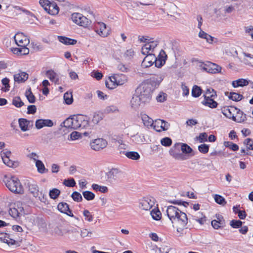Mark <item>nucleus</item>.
<instances>
[{"mask_svg":"<svg viewBox=\"0 0 253 253\" xmlns=\"http://www.w3.org/2000/svg\"><path fill=\"white\" fill-rule=\"evenodd\" d=\"M162 81L161 78L153 77L146 82L141 83L136 88L135 92L136 94L141 97L142 100L148 103L151 99L153 91L158 87Z\"/></svg>","mask_w":253,"mask_h":253,"instance_id":"1","label":"nucleus"},{"mask_svg":"<svg viewBox=\"0 0 253 253\" xmlns=\"http://www.w3.org/2000/svg\"><path fill=\"white\" fill-rule=\"evenodd\" d=\"M167 214L172 223H177L182 227H184L187 224V215L173 206L167 207Z\"/></svg>","mask_w":253,"mask_h":253,"instance_id":"2","label":"nucleus"},{"mask_svg":"<svg viewBox=\"0 0 253 253\" xmlns=\"http://www.w3.org/2000/svg\"><path fill=\"white\" fill-rule=\"evenodd\" d=\"M4 182L6 186L12 192L21 194L24 193V189L18 178L12 176L6 178Z\"/></svg>","mask_w":253,"mask_h":253,"instance_id":"4","label":"nucleus"},{"mask_svg":"<svg viewBox=\"0 0 253 253\" xmlns=\"http://www.w3.org/2000/svg\"><path fill=\"white\" fill-rule=\"evenodd\" d=\"M63 184L67 187H73L76 185V182L74 178H71L67 179H65Z\"/></svg>","mask_w":253,"mask_h":253,"instance_id":"51","label":"nucleus"},{"mask_svg":"<svg viewBox=\"0 0 253 253\" xmlns=\"http://www.w3.org/2000/svg\"><path fill=\"white\" fill-rule=\"evenodd\" d=\"M53 126V122L49 119H39L36 121V127L39 129L44 126L51 127Z\"/></svg>","mask_w":253,"mask_h":253,"instance_id":"20","label":"nucleus"},{"mask_svg":"<svg viewBox=\"0 0 253 253\" xmlns=\"http://www.w3.org/2000/svg\"><path fill=\"white\" fill-rule=\"evenodd\" d=\"M124 177V173L117 169L113 168L105 173L106 181L111 184L121 181Z\"/></svg>","mask_w":253,"mask_h":253,"instance_id":"5","label":"nucleus"},{"mask_svg":"<svg viewBox=\"0 0 253 253\" xmlns=\"http://www.w3.org/2000/svg\"><path fill=\"white\" fill-rule=\"evenodd\" d=\"M9 214L14 218H16L23 215L24 214V211L22 207V204L20 203L14 204L9 209Z\"/></svg>","mask_w":253,"mask_h":253,"instance_id":"10","label":"nucleus"},{"mask_svg":"<svg viewBox=\"0 0 253 253\" xmlns=\"http://www.w3.org/2000/svg\"><path fill=\"white\" fill-rule=\"evenodd\" d=\"M225 94L228 96V98L234 101H239L243 98V96L242 94L234 92H225Z\"/></svg>","mask_w":253,"mask_h":253,"instance_id":"29","label":"nucleus"},{"mask_svg":"<svg viewBox=\"0 0 253 253\" xmlns=\"http://www.w3.org/2000/svg\"><path fill=\"white\" fill-rule=\"evenodd\" d=\"M36 167L37 168V170L40 173H44L47 172L48 170L45 168V166L41 160H38L36 161Z\"/></svg>","mask_w":253,"mask_h":253,"instance_id":"33","label":"nucleus"},{"mask_svg":"<svg viewBox=\"0 0 253 253\" xmlns=\"http://www.w3.org/2000/svg\"><path fill=\"white\" fill-rule=\"evenodd\" d=\"M91 187L93 190L96 191H100L103 193H105L108 191L107 187L104 186H100L97 184H93Z\"/></svg>","mask_w":253,"mask_h":253,"instance_id":"41","label":"nucleus"},{"mask_svg":"<svg viewBox=\"0 0 253 253\" xmlns=\"http://www.w3.org/2000/svg\"><path fill=\"white\" fill-rule=\"evenodd\" d=\"M250 81L244 79H239L232 82V85L234 87H238L239 86L243 87L247 86L249 84Z\"/></svg>","mask_w":253,"mask_h":253,"instance_id":"30","label":"nucleus"},{"mask_svg":"<svg viewBox=\"0 0 253 253\" xmlns=\"http://www.w3.org/2000/svg\"><path fill=\"white\" fill-rule=\"evenodd\" d=\"M29 75L26 72H20L19 73L14 75V80L17 83H23L28 79Z\"/></svg>","mask_w":253,"mask_h":253,"instance_id":"27","label":"nucleus"},{"mask_svg":"<svg viewBox=\"0 0 253 253\" xmlns=\"http://www.w3.org/2000/svg\"><path fill=\"white\" fill-rule=\"evenodd\" d=\"M58 39L60 42L65 45H74L77 41L76 40L72 39L64 36H58Z\"/></svg>","mask_w":253,"mask_h":253,"instance_id":"31","label":"nucleus"},{"mask_svg":"<svg viewBox=\"0 0 253 253\" xmlns=\"http://www.w3.org/2000/svg\"><path fill=\"white\" fill-rule=\"evenodd\" d=\"M112 78V76L110 77L109 78V79L107 81H106V82H105V85H106V86L109 88V89H114L116 87V86L117 85V84H116L115 83V82H114V80H112L111 79Z\"/></svg>","mask_w":253,"mask_h":253,"instance_id":"43","label":"nucleus"},{"mask_svg":"<svg viewBox=\"0 0 253 253\" xmlns=\"http://www.w3.org/2000/svg\"><path fill=\"white\" fill-rule=\"evenodd\" d=\"M83 214L85 217V219L89 222H91L93 220V216L90 214L89 211L85 210L83 212Z\"/></svg>","mask_w":253,"mask_h":253,"instance_id":"61","label":"nucleus"},{"mask_svg":"<svg viewBox=\"0 0 253 253\" xmlns=\"http://www.w3.org/2000/svg\"><path fill=\"white\" fill-rule=\"evenodd\" d=\"M79 120H81V121H79V128H84L88 126V121L86 117L83 115H79Z\"/></svg>","mask_w":253,"mask_h":253,"instance_id":"34","label":"nucleus"},{"mask_svg":"<svg viewBox=\"0 0 253 253\" xmlns=\"http://www.w3.org/2000/svg\"><path fill=\"white\" fill-rule=\"evenodd\" d=\"M207 134L206 132H203L201 133L197 138L198 139L200 142L202 143L207 141Z\"/></svg>","mask_w":253,"mask_h":253,"instance_id":"64","label":"nucleus"},{"mask_svg":"<svg viewBox=\"0 0 253 253\" xmlns=\"http://www.w3.org/2000/svg\"><path fill=\"white\" fill-rule=\"evenodd\" d=\"M11 154V152L7 149H4L0 152L3 162L9 167H12L14 164L13 162L9 159Z\"/></svg>","mask_w":253,"mask_h":253,"instance_id":"19","label":"nucleus"},{"mask_svg":"<svg viewBox=\"0 0 253 253\" xmlns=\"http://www.w3.org/2000/svg\"><path fill=\"white\" fill-rule=\"evenodd\" d=\"M151 215L153 219L159 220L161 218V212L158 209H154L151 211Z\"/></svg>","mask_w":253,"mask_h":253,"instance_id":"40","label":"nucleus"},{"mask_svg":"<svg viewBox=\"0 0 253 253\" xmlns=\"http://www.w3.org/2000/svg\"><path fill=\"white\" fill-rule=\"evenodd\" d=\"M12 104L15 107L19 108L23 106L24 104L22 101L20 97L16 96L13 98Z\"/></svg>","mask_w":253,"mask_h":253,"instance_id":"46","label":"nucleus"},{"mask_svg":"<svg viewBox=\"0 0 253 253\" xmlns=\"http://www.w3.org/2000/svg\"><path fill=\"white\" fill-rule=\"evenodd\" d=\"M71 197L73 199L77 202H80L83 200V198L81 194L77 191L74 192L72 194Z\"/></svg>","mask_w":253,"mask_h":253,"instance_id":"50","label":"nucleus"},{"mask_svg":"<svg viewBox=\"0 0 253 253\" xmlns=\"http://www.w3.org/2000/svg\"><path fill=\"white\" fill-rule=\"evenodd\" d=\"M92 232L86 229H83L81 231L80 235L82 238L90 237L92 236Z\"/></svg>","mask_w":253,"mask_h":253,"instance_id":"56","label":"nucleus"},{"mask_svg":"<svg viewBox=\"0 0 253 253\" xmlns=\"http://www.w3.org/2000/svg\"><path fill=\"white\" fill-rule=\"evenodd\" d=\"M79 115L73 116L66 119L62 123L63 126L70 129H77L79 128Z\"/></svg>","mask_w":253,"mask_h":253,"instance_id":"9","label":"nucleus"},{"mask_svg":"<svg viewBox=\"0 0 253 253\" xmlns=\"http://www.w3.org/2000/svg\"><path fill=\"white\" fill-rule=\"evenodd\" d=\"M169 124L164 120L158 119L155 120L153 125L154 129L158 131L161 132L162 130H167L169 129Z\"/></svg>","mask_w":253,"mask_h":253,"instance_id":"12","label":"nucleus"},{"mask_svg":"<svg viewBox=\"0 0 253 253\" xmlns=\"http://www.w3.org/2000/svg\"><path fill=\"white\" fill-rule=\"evenodd\" d=\"M130 102L132 107L135 108L140 105L141 103H146L145 101L141 99V97L136 94V93L132 97Z\"/></svg>","mask_w":253,"mask_h":253,"instance_id":"28","label":"nucleus"},{"mask_svg":"<svg viewBox=\"0 0 253 253\" xmlns=\"http://www.w3.org/2000/svg\"><path fill=\"white\" fill-rule=\"evenodd\" d=\"M112 80H114V82L117 85H123L125 84L127 81V77L123 74H114L113 76H112Z\"/></svg>","mask_w":253,"mask_h":253,"instance_id":"21","label":"nucleus"},{"mask_svg":"<svg viewBox=\"0 0 253 253\" xmlns=\"http://www.w3.org/2000/svg\"><path fill=\"white\" fill-rule=\"evenodd\" d=\"M46 76L50 80L55 84H59V77L58 74L52 70H49L46 72Z\"/></svg>","mask_w":253,"mask_h":253,"instance_id":"25","label":"nucleus"},{"mask_svg":"<svg viewBox=\"0 0 253 253\" xmlns=\"http://www.w3.org/2000/svg\"><path fill=\"white\" fill-rule=\"evenodd\" d=\"M39 3L49 14L55 15L59 13V7L54 1L40 0Z\"/></svg>","mask_w":253,"mask_h":253,"instance_id":"6","label":"nucleus"},{"mask_svg":"<svg viewBox=\"0 0 253 253\" xmlns=\"http://www.w3.org/2000/svg\"><path fill=\"white\" fill-rule=\"evenodd\" d=\"M84 197L87 201H91L94 199L95 195L89 191H85L83 192Z\"/></svg>","mask_w":253,"mask_h":253,"instance_id":"49","label":"nucleus"},{"mask_svg":"<svg viewBox=\"0 0 253 253\" xmlns=\"http://www.w3.org/2000/svg\"><path fill=\"white\" fill-rule=\"evenodd\" d=\"M133 139L132 140L136 144H140L145 141L144 136L142 135H140L138 133L133 135L131 136Z\"/></svg>","mask_w":253,"mask_h":253,"instance_id":"38","label":"nucleus"},{"mask_svg":"<svg viewBox=\"0 0 253 253\" xmlns=\"http://www.w3.org/2000/svg\"><path fill=\"white\" fill-rule=\"evenodd\" d=\"M204 95L209 96V97H215L216 96V91L211 88H207Z\"/></svg>","mask_w":253,"mask_h":253,"instance_id":"57","label":"nucleus"},{"mask_svg":"<svg viewBox=\"0 0 253 253\" xmlns=\"http://www.w3.org/2000/svg\"><path fill=\"white\" fill-rule=\"evenodd\" d=\"M244 144L246 145L248 150H253V140L251 138H247L245 140Z\"/></svg>","mask_w":253,"mask_h":253,"instance_id":"55","label":"nucleus"},{"mask_svg":"<svg viewBox=\"0 0 253 253\" xmlns=\"http://www.w3.org/2000/svg\"><path fill=\"white\" fill-rule=\"evenodd\" d=\"M142 120L144 125L147 126H153L154 122L147 115H144L142 117Z\"/></svg>","mask_w":253,"mask_h":253,"instance_id":"37","label":"nucleus"},{"mask_svg":"<svg viewBox=\"0 0 253 253\" xmlns=\"http://www.w3.org/2000/svg\"><path fill=\"white\" fill-rule=\"evenodd\" d=\"M57 209L62 213H65L71 217L74 216L72 211L69 209V206L66 203H59L57 206Z\"/></svg>","mask_w":253,"mask_h":253,"instance_id":"22","label":"nucleus"},{"mask_svg":"<svg viewBox=\"0 0 253 253\" xmlns=\"http://www.w3.org/2000/svg\"><path fill=\"white\" fill-rule=\"evenodd\" d=\"M30 121L26 119L21 118L19 119V124L21 129L25 131L29 129L28 126L30 125Z\"/></svg>","mask_w":253,"mask_h":253,"instance_id":"32","label":"nucleus"},{"mask_svg":"<svg viewBox=\"0 0 253 253\" xmlns=\"http://www.w3.org/2000/svg\"><path fill=\"white\" fill-rule=\"evenodd\" d=\"M167 58V55L166 52L164 50L161 49L158 56L157 57L155 56L154 61L155 66L158 68L162 67L165 64Z\"/></svg>","mask_w":253,"mask_h":253,"instance_id":"14","label":"nucleus"},{"mask_svg":"<svg viewBox=\"0 0 253 253\" xmlns=\"http://www.w3.org/2000/svg\"><path fill=\"white\" fill-rule=\"evenodd\" d=\"M27 185L29 192L35 198H37L39 195V188L37 183L33 180H28Z\"/></svg>","mask_w":253,"mask_h":253,"instance_id":"18","label":"nucleus"},{"mask_svg":"<svg viewBox=\"0 0 253 253\" xmlns=\"http://www.w3.org/2000/svg\"><path fill=\"white\" fill-rule=\"evenodd\" d=\"M202 69L208 73L215 74L220 72L221 70V67L216 64L208 62L201 66Z\"/></svg>","mask_w":253,"mask_h":253,"instance_id":"11","label":"nucleus"},{"mask_svg":"<svg viewBox=\"0 0 253 253\" xmlns=\"http://www.w3.org/2000/svg\"><path fill=\"white\" fill-rule=\"evenodd\" d=\"M221 112L226 118L237 123H242L247 120L246 115L239 109L234 106L224 107Z\"/></svg>","mask_w":253,"mask_h":253,"instance_id":"3","label":"nucleus"},{"mask_svg":"<svg viewBox=\"0 0 253 253\" xmlns=\"http://www.w3.org/2000/svg\"><path fill=\"white\" fill-rule=\"evenodd\" d=\"M37 111V107L35 105H31L28 106L27 114H34Z\"/></svg>","mask_w":253,"mask_h":253,"instance_id":"63","label":"nucleus"},{"mask_svg":"<svg viewBox=\"0 0 253 253\" xmlns=\"http://www.w3.org/2000/svg\"><path fill=\"white\" fill-rule=\"evenodd\" d=\"M154 205V199L144 198L140 200L139 207L142 210L147 211L150 210Z\"/></svg>","mask_w":253,"mask_h":253,"instance_id":"15","label":"nucleus"},{"mask_svg":"<svg viewBox=\"0 0 253 253\" xmlns=\"http://www.w3.org/2000/svg\"><path fill=\"white\" fill-rule=\"evenodd\" d=\"M60 191L57 188H53L49 191V196L52 199H56L60 194Z\"/></svg>","mask_w":253,"mask_h":253,"instance_id":"39","label":"nucleus"},{"mask_svg":"<svg viewBox=\"0 0 253 253\" xmlns=\"http://www.w3.org/2000/svg\"><path fill=\"white\" fill-rule=\"evenodd\" d=\"M225 222L224 221H217L216 220H213L211 222L212 226L215 229H218L221 226H222L224 224Z\"/></svg>","mask_w":253,"mask_h":253,"instance_id":"53","label":"nucleus"},{"mask_svg":"<svg viewBox=\"0 0 253 253\" xmlns=\"http://www.w3.org/2000/svg\"><path fill=\"white\" fill-rule=\"evenodd\" d=\"M14 41L18 46L27 45L29 43V40L23 35L22 33H17L14 37Z\"/></svg>","mask_w":253,"mask_h":253,"instance_id":"16","label":"nucleus"},{"mask_svg":"<svg viewBox=\"0 0 253 253\" xmlns=\"http://www.w3.org/2000/svg\"><path fill=\"white\" fill-rule=\"evenodd\" d=\"M120 154H124L127 158L133 160H138L140 158L138 153L135 151H125L121 150Z\"/></svg>","mask_w":253,"mask_h":253,"instance_id":"26","label":"nucleus"},{"mask_svg":"<svg viewBox=\"0 0 253 253\" xmlns=\"http://www.w3.org/2000/svg\"><path fill=\"white\" fill-rule=\"evenodd\" d=\"M202 93V90L200 86L196 85L193 86L191 92L193 97H198L201 95Z\"/></svg>","mask_w":253,"mask_h":253,"instance_id":"36","label":"nucleus"},{"mask_svg":"<svg viewBox=\"0 0 253 253\" xmlns=\"http://www.w3.org/2000/svg\"><path fill=\"white\" fill-rule=\"evenodd\" d=\"M95 32L102 37H106L109 35V30L107 29L106 25L103 22H98L96 26Z\"/></svg>","mask_w":253,"mask_h":253,"instance_id":"17","label":"nucleus"},{"mask_svg":"<svg viewBox=\"0 0 253 253\" xmlns=\"http://www.w3.org/2000/svg\"><path fill=\"white\" fill-rule=\"evenodd\" d=\"M167 97V94L164 92H161L157 96L156 99L158 102H163L165 101Z\"/></svg>","mask_w":253,"mask_h":253,"instance_id":"62","label":"nucleus"},{"mask_svg":"<svg viewBox=\"0 0 253 253\" xmlns=\"http://www.w3.org/2000/svg\"><path fill=\"white\" fill-rule=\"evenodd\" d=\"M105 112L106 113H112L115 112H118L119 110L116 106L111 105L109 106H107L106 107L105 110Z\"/></svg>","mask_w":253,"mask_h":253,"instance_id":"54","label":"nucleus"},{"mask_svg":"<svg viewBox=\"0 0 253 253\" xmlns=\"http://www.w3.org/2000/svg\"><path fill=\"white\" fill-rule=\"evenodd\" d=\"M161 143L164 146L169 147L172 144V140L169 137H166L161 139Z\"/></svg>","mask_w":253,"mask_h":253,"instance_id":"52","label":"nucleus"},{"mask_svg":"<svg viewBox=\"0 0 253 253\" xmlns=\"http://www.w3.org/2000/svg\"><path fill=\"white\" fill-rule=\"evenodd\" d=\"M230 225L234 228H238L241 227L242 225V222L239 220H232L230 221Z\"/></svg>","mask_w":253,"mask_h":253,"instance_id":"58","label":"nucleus"},{"mask_svg":"<svg viewBox=\"0 0 253 253\" xmlns=\"http://www.w3.org/2000/svg\"><path fill=\"white\" fill-rule=\"evenodd\" d=\"M150 50H152V49L150 47L148 43L144 45L141 48V52L144 55L149 54V52Z\"/></svg>","mask_w":253,"mask_h":253,"instance_id":"59","label":"nucleus"},{"mask_svg":"<svg viewBox=\"0 0 253 253\" xmlns=\"http://www.w3.org/2000/svg\"><path fill=\"white\" fill-rule=\"evenodd\" d=\"M107 145V142L103 138H98L95 139L91 142V148L95 151H99L105 148Z\"/></svg>","mask_w":253,"mask_h":253,"instance_id":"13","label":"nucleus"},{"mask_svg":"<svg viewBox=\"0 0 253 253\" xmlns=\"http://www.w3.org/2000/svg\"><path fill=\"white\" fill-rule=\"evenodd\" d=\"M155 59V55L154 54H148L144 58L142 62V66L146 68L151 66L154 63Z\"/></svg>","mask_w":253,"mask_h":253,"instance_id":"23","label":"nucleus"},{"mask_svg":"<svg viewBox=\"0 0 253 253\" xmlns=\"http://www.w3.org/2000/svg\"><path fill=\"white\" fill-rule=\"evenodd\" d=\"M209 145L206 144H201L198 146L199 151L203 154L207 153L209 151Z\"/></svg>","mask_w":253,"mask_h":253,"instance_id":"60","label":"nucleus"},{"mask_svg":"<svg viewBox=\"0 0 253 253\" xmlns=\"http://www.w3.org/2000/svg\"><path fill=\"white\" fill-rule=\"evenodd\" d=\"M25 96L30 103H34L36 101V97L35 95L33 94L31 91V88H29L27 89L25 92Z\"/></svg>","mask_w":253,"mask_h":253,"instance_id":"35","label":"nucleus"},{"mask_svg":"<svg viewBox=\"0 0 253 253\" xmlns=\"http://www.w3.org/2000/svg\"><path fill=\"white\" fill-rule=\"evenodd\" d=\"M64 99L67 104H71L73 102V99L71 92H66L64 95Z\"/></svg>","mask_w":253,"mask_h":253,"instance_id":"48","label":"nucleus"},{"mask_svg":"<svg viewBox=\"0 0 253 253\" xmlns=\"http://www.w3.org/2000/svg\"><path fill=\"white\" fill-rule=\"evenodd\" d=\"M204 99L202 102V104L206 106H208L211 108H215L217 107L218 103L214 100L215 97H209V96L204 95Z\"/></svg>","mask_w":253,"mask_h":253,"instance_id":"24","label":"nucleus"},{"mask_svg":"<svg viewBox=\"0 0 253 253\" xmlns=\"http://www.w3.org/2000/svg\"><path fill=\"white\" fill-rule=\"evenodd\" d=\"M73 21L80 26L86 27L90 25V20L79 13H74L72 15Z\"/></svg>","mask_w":253,"mask_h":253,"instance_id":"8","label":"nucleus"},{"mask_svg":"<svg viewBox=\"0 0 253 253\" xmlns=\"http://www.w3.org/2000/svg\"><path fill=\"white\" fill-rule=\"evenodd\" d=\"M169 154L176 160L183 161L186 159V156L181 152V143H176L170 148Z\"/></svg>","mask_w":253,"mask_h":253,"instance_id":"7","label":"nucleus"},{"mask_svg":"<svg viewBox=\"0 0 253 253\" xmlns=\"http://www.w3.org/2000/svg\"><path fill=\"white\" fill-rule=\"evenodd\" d=\"M1 83L4 87L1 88V90L4 92H7L9 90V80L7 78H4L1 80Z\"/></svg>","mask_w":253,"mask_h":253,"instance_id":"42","label":"nucleus"},{"mask_svg":"<svg viewBox=\"0 0 253 253\" xmlns=\"http://www.w3.org/2000/svg\"><path fill=\"white\" fill-rule=\"evenodd\" d=\"M181 151L183 154H189L192 152V149L185 143H181Z\"/></svg>","mask_w":253,"mask_h":253,"instance_id":"47","label":"nucleus"},{"mask_svg":"<svg viewBox=\"0 0 253 253\" xmlns=\"http://www.w3.org/2000/svg\"><path fill=\"white\" fill-rule=\"evenodd\" d=\"M214 199L215 202L218 204L224 206L226 204L225 199L221 195L215 194Z\"/></svg>","mask_w":253,"mask_h":253,"instance_id":"45","label":"nucleus"},{"mask_svg":"<svg viewBox=\"0 0 253 253\" xmlns=\"http://www.w3.org/2000/svg\"><path fill=\"white\" fill-rule=\"evenodd\" d=\"M224 145L226 147L229 148L234 151L239 150V146L236 144L233 143L232 142L225 141Z\"/></svg>","mask_w":253,"mask_h":253,"instance_id":"44","label":"nucleus"}]
</instances>
